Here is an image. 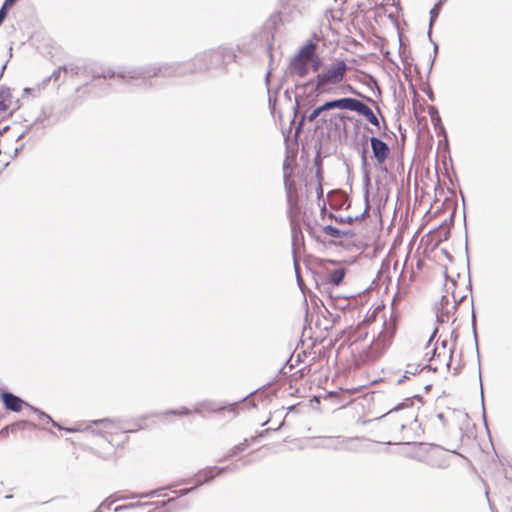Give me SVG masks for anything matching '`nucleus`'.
Segmentation results:
<instances>
[{"mask_svg":"<svg viewBox=\"0 0 512 512\" xmlns=\"http://www.w3.org/2000/svg\"><path fill=\"white\" fill-rule=\"evenodd\" d=\"M100 509H101V506L99 507V509H98V510H96V511H94V512H100Z\"/></svg>","mask_w":512,"mask_h":512,"instance_id":"c85d7f7f","label":"nucleus"},{"mask_svg":"<svg viewBox=\"0 0 512 512\" xmlns=\"http://www.w3.org/2000/svg\"><path fill=\"white\" fill-rule=\"evenodd\" d=\"M347 88H348L349 90H351L353 93L359 94L358 92H356V91L353 89V87H352L351 85H347Z\"/></svg>","mask_w":512,"mask_h":512,"instance_id":"cd10ccee","label":"nucleus"},{"mask_svg":"<svg viewBox=\"0 0 512 512\" xmlns=\"http://www.w3.org/2000/svg\"><path fill=\"white\" fill-rule=\"evenodd\" d=\"M452 457L454 453L439 446H430L425 449L424 461L434 468H446Z\"/></svg>","mask_w":512,"mask_h":512,"instance_id":"20e7f679","label":"nucleus"},{"mask_svg":"<svg viewBox=\"0 0 512 512\" xmlns=\"http://www.w3.org/2000/svg\"><path fill=\"white\" fill-rule=\"evenodd\" d=\"M255 440H256V438H254V437H252L250 440L249 439H244V441H242L239 444L235 445L230 450L229 455L227 456V458L235 456V455H238L239 453L244 452L250 446V443L252 441H255Z\"/></svg>","mask_w":512,"mask_h":512,"instance_id":"2eb2a0df","label":"nucleus"},{"mask_svg":"<svg viewBox=\"0 0 512 512\" xmlns=\"http://www.w3.org/2000/svg\"><path fill=\"white\" fill-rule=\"evenodd\" d=\"M0 398L5 408L14 412H20L23 406L27 405L21 398L10 392H2Z\"/></svg>","mask_w":512,"mask_h":512,"instance_id":"1a4fd4ad","label":"nucleus"},{"mask_svg":"<svg viewBox=\"0 0 512 512\" xmlns=\"http://www.w3.org/2000/svg\"><path fill=\"white\" fill-rule=\"evenodd\" d=\"M370 357H371V356L367 354V355H365V356H363V357L361 356L360 358H361V360H362V361H366V360H367V359H369Z\"/></svg>","mask_w":512,"mask_h":512,"instance_id":"bb28decb","label":"nucleus"},{"mask_svg":"<svg viewBox=\"0 0 512 512\" xmlns=\"http://www.w3.org/2000/svg\"><path fill=\"white\" fill-rule=\"evenodd\" d=\"M321 175L320 171H317V174L315 177H312L310 180L306 183V188L309 193L315 192V195L317 198H321L323 196V188L321 183Z\"/></svg>","mask_w":512,"mask_h":512,"instance_id":"ddd939ff","label":"nucleus"},{"mask_svg":"<svg viewBox=\"0 0 512 512\" xmlns=\"http://www.w3.org/2000/svg\"><path fill=\"white\" fill-rule=\"evenodd\" d=\"M323 231L326 235L333 238H340L342 236V232L338 228L331 225L325 226Z\"/></svg>","mask_w":512,"mask_h":512,"instance_id":"412c9836","label":"nucleus"},{"mask_svg":"<svg viewBox=\"0 0 512 512\" xmlns=\"http://www.w3.org/2000/svg\"><path fill=\"white\" fill-rule=\"evenodd\" d=\"M396 331L394 321L385 322L382 331L378 334L376 339H373L370 350L374 353H379L385 349L392 341Z\"/></svg>","mask_w":512,"mask_h":512,"instance_id":"39448f33","label":"nucleus"},{"mask_svg":"<svg viewBox=\"0 0 512 512\" xmlns=\"http://www.w3.org/2000/svg\"><path fill=\"white\" fill-rule=\"evenodd\" d=\"M67 432H80L82 429L79 428H65Z\"/></svg>","mask_w":512,"mask_h":512,"instance_id":"393cba45","label":"nucleus"},{"mask_svg":"<svg viewBox=\"0 0 512 512\" xmlns=\"http://www.w3.org/2000/svg\"><path fill=\"white\" fill-rule=\"evenodd\" d=\"M148 416H142L133 421L127 422L124 426L125 433H134L149 427Z\"/></svg>","mask_w":512,"mask_h":512,"instance_id":"9b49d317","label":"nucleus"},{"mask_svg":"<svg viewBox=\"0 0 512 512\" xmlns=\"http://www.w3.org/2000/svg\"><path fill=\"white\" fill-rule=\"evenodd\" d=\"M352 352L354 353L355 351H357L359 349V343L357 342H354L352 345Z\"/></svg>","mask_w":512,"mask_h":512,"instance_id":"b1692460","label":"nucleus"},{"mask_svg":"<svg viewBox=\"0 0 512 512\" xmlns=\"http://www.w3.org/2000/svg\"><path fill=\"white\" fill-rule=\"evenodd\" d=\"M191 413V411L186 408V407H182L180 409H177V410H168V411H165L163 413V416H187Z\"/></svg>","mask_w":512,"mask_h":512,"instance_id":"aec40b11","label":"nucleus"},{"mask_svg":"<svg viewBox=\"0 0 512 512\" xmlns=\"http://www.w3.org/2000/svg\"><path fill=\"white\" fill-rule=\"evenodd\" d=\"M419 370L415 368L414 370L407 369L401 379L398 380V383H403L406 380L411 381L412 380V373H418Z\"/></svg>","mask_w":512,"mask_h":512,"instance_id":"5701e85b","label":"nucleus"},{"mask_svg":"<svg viewBox=\"0 0 512 512\" xmlns=\"http://www.w3.org/2000/svg\"><path fill=\"white\" fill-rule=\"evenodd\" d=\"M345 275L346 268L341 265L337 264V266L332 270L327 269V279L329 283L334 286H339L343 282Z\"/></svg>","mask_w":512,"mask_h":512,"instance_id":"f8f14e48","label":"nucleus"},{"mask_svg":"<svg viewBox=\"0 0 512 512\" xmlns=\"http://www.w3.org/2000/svg\"><path fill=\"white\" fill-rule=\"evenodd\" d=\"M429 371H425L424 368L420 369L418 373H412L411 387L415 391L413 394V398L421 399V394L419 392H423L427 394L431 387L432 383L428 379Z\"/></svg>","mask_w":512,"mask_h":512,"instance_id":"423d86ee","label":"nucleus"},{"mask_svg":"<svg viewBox=\"0 0 512 512\" xmlns=\"http://www.w3.org/2000/svg\"><path fill=\"white\" fill-rule=\"evenodd\" d=\"M432 19L437 16L436 8L431 10Z\"/></svg>","mask_w":512,"mask_h":512,"instance_id":"a878e982","label":"nucleus"},{"mask_svg":"<svg viewBox=\"0 0 512 512\" xmlns=\"http://www.w3.org/2000/svg\"><path fill=\"white\" fill-rule=\"evenodd\" d=\"M34 429H36V424H34L33 422H30V421H26V420L16 422L11 426L12 432L34 430Z\"/></svg>","mask_w":512,"mask_h":512,"instance_id":"dca6fc26","label":"nucleus"},{"mask_svg":"<svg viewBox=\"0 0 512 512\" xmlns=\"http://www.w3.org/2000/svg\"><path fill=\"white\" fill-rule=\"evenodd\" d=\"M315 50L316 46L313 43L303 46L291 62L290 69L292 73L299 77L306 76L311 63H313V70L317 71L319 68V60L317 58L314 59Z\"/></svg>","mask_w":512,"mask_h":512,"instance_id":"7ed1b4c3","label":"nucleus"},{"mask_svg":"<svg viewBox=\"0 0 512 512\" xmlns=\"http://www.w3.org/2000/svg\"><path fill=\"white\" fill-rule=\"evenodd\" d=\"M331 109H341L355 111L364 116L372 125L379 127V120L369 106L355 98H339L325 102L323 105L315 108L307 117V120L314 122L322 112Z\"/></svg>","mask_w":512,"mask_h":512,"instance_id":"f257e3e1","label":"nucleus"},{"mask_svg":"<svg viewBox=\"0 0 512 512\" xmlns=\"http://www.w3.org/2000/svg\"><path fill=\"white\" fill-rule=\"evenodd\" d=\"M33 411L37 414L39 422H41V423L51 422L54 427H57L58 429H64L60 424H58L57 422L52 420V418L49 415H47L46 413H44L36 408H33Z\"/></svg>","mask_w":512,"mask_h":512,"instance_id":"f3484780","label":"nucleus"},{"mask_svg":"<svg viewBox=\"0 0 512 512\" xmlns=\"http://www.w3.org/2000/svg\"><path fill=\"white\" fill-rule=\"evenodd\" d=\"M371 148L373 152V156L376 160L377 165H382L386 162V160L390 157V148L389 146L377 137H372L370 139Z\"/></svg>","mask_w":512,"mask_h":512,"instance_id":"0eeeda50","label":"nucleus"},{"mask_svg":"<svg viewBox=\"0 0 512 512\" xmlns=\"http://www.w3.org/2000/svg\"><path fill=\"white\" fill-rule=\"evenodd\" d=\"M348 66L344 60H336L318 73L315 80L317 90L326 91L327 86H335L343 82Z\"/></svg>","mask_w":512,"mask_h":512,"instance_id":"f03ea898","label":"nucleus"},{"mask_svg":"<svg viewBox=\"0 0 512 512\" xmlns=\"http://www.w3.org/2000/svg\"><path fill=\"white\" fill-rule=\"evenodd\" d=\"M99 423L102 425V429L105 432L112 433L116 429V426L111 421L101 420Z\"/></svg>","mask_w":512,"mask_h":512,"instance_id":"4be33fe9","label":"nucleus"},{"mask_svg":"<svg viewBox=\"0 0 512 512\" xmlns=\"http://www.w3.org/2000/svg\"><path fill=\"white\" fill-rule=\"evenodd\" d=\"M226 468H220L217 466L213 467H207L205 469L200 470L196 474V481L198 485L208 483L214 478L220 476L224 471H226Z\"/></svg>","mask_w":512,"mask_h":512,"instance_id":"9d476101","label":"nucleus"},{"mask_svg":"<svg viewBox=\"0 0 512 512\" xmlns=\"http://www.w3.org/2000/svg\"><path fill=\"white\" fill-rule=\"evenodd\" d=\"M388 421L391 423H394L395 425L399 426L400 429H404L407 425L406 422H404L401 418V415L399 411L392 412L388 415Z\"/></svg>","mask_w":512,"mask_h":512,"instance_id":"a211bd4d","label":"nucleus"},{"mask_svg":"<svg viewBox=\"0 0 512 512\" xmlns=\"http://www.w3.org/2000/svg\"><path fill=\"white\" fill-rule=\"evenodd\" d=\"M17 0H5L3 6L0 9V25L3 23L7 16V10L12 7Z\"/></svg>","mask_w":512,"mask_h":512,"instance_id":"6ab92c4d","label":"nucleus"},{"mask_svg":"<svg viewBox=\"0 0 512 512\" xmlns=\"http://www.w3.org/2000/svg\"><path fill=\"white\" fill-rule=\"evenodd\" d=\"M78 72H79L78 66L64 65L62 67H59L57 70H55L52 73L51 78H53L55 81H58L60 79L62 73L66 74V75L70 74L71 76H73V75H77Z\"/></svg>","mask_w":512,"mask_h":512,"instance_id":"4468645a","label":"nucleus"},{"mask_svg":"<svg viewBox=\"0 0 512 512\" xmlns=\"http://www.w3.org/2000/svg\"><path fill=\"white\" fill-rule=\"evenodd\" d=\"M17 108L10 89L0 90V116L11 115Z\"/></svg>","mask_w":512,"mask_h":512,"instance_id":"6e6552de","label":"nucleus"}]
</instances>
